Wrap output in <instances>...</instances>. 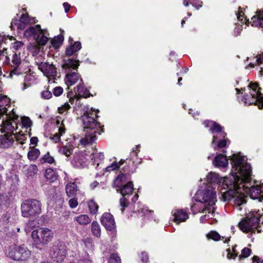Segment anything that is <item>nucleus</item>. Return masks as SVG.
Here are the masks:
<instances>
[{
    "label": "nucleus",
    "instance_id": "1",
    "mask_svg": "<svg viewBox=\"0 0 263 263\" xmlns=\"http://www.w3.org/2000/svg\"><path fill=\"white\" fill-rule=\"evenodd\" d=\"M234 167L233 173L238 174L234 176L233 181L226 180L224 183L229 190L223 194V201H226L234 199V203L237 210H241L240 205L246 203V197L245 193L249 194L250 197L261 201L263 199V184L260 185H247L251 176V169L250 164L246 162L243 157L234 156Z\"/></svg>",
    "mask_w": 263,
    "mask_h": 263
},
{
    "label": "nucleus",
    "instance_id": "2",
    "mask_svg": "<svg viewBox=\"0 0 263 263\" xmlns=\"http://www.w3.org/2000/svg\"><path fill=\"white\" fill-rule=\"evenodd\" d=\"M235 156H237L238 157H243V156H240L239 154H234L231 157V159L233 161V164L232 170L231 172V175L230 178H222L220 177L217 174L214 172H210L206 176L208 184L206 189L204 191L198 190L195 194V199L197 202H204L205 203H208L209 207H205V208L202 210L203 212L208 210L209 211V212H210L211 208H212L211 210L213 212V208L212 207L217 201L216 194L217 191L219 190L220 184L222 182L220 193L221 194V200H223V194L224 193V192H226L229 190V189L226 185L224 186V183L226 180H229L233 181V175L235 176L238 174L233 173L234 167V159Z\"/></svg>",
    "mask_w": 263,
    "mask_h": 263
},
{
    "label": "nucleus",
    "instance_id": "3",
    "mask_svg": "<svg viewBox=\"0 0 263 263\" xmlns=\"http://www.w3.org/2000/svg\"><path fill=\"white\" fill-rule=\"evenodd\" d=\"M97 111L86 106L83 108V114L81 116L84 128L85 129V137L80 142L81 145L85 146L92 144L97 139V134H100L102 132L99 122L96 120Z\"/></svg>",
    "mask_w": 263,
    "mask_h": 263
},
{
    "label": "nucleus",
    "instance_id": "4",
    "mask_svg": "<svg viewBox=\"0 0 263 263\" xmlns=\"http://www.w3.org/2000/svg\"><path fill=\"white\" fill-rule=\"evenodd\" d=\"M242 219L238 223L239 229L243 232H254L257 230L260 232V224H263V210L253 211L250 215Z\"/></svg>",
    "mask_w": 263,
    "mask_h": 263
},
{
    "label": "nucleus",
    "instance_id": "5",
    "mask_svg": "<svg viewBox=\"0 0 263 263\" xmlns=\"http://www.w3.org/2000/svg\"><path fill=\"white\" fill-rule=\"evenodd\" d=\"M25 35L27 37L33 36L37 45L33 46L34 52L37 53L40 50V46H44L48 42L49 34L46 30L42 29L39 25L31 27L26 30Z\"/></svg>",
    "mask_w": 263,
    "mask_h": 263
},
{
    "label": "nucleus",
    "instance_id": "6",
    "mask_svg": "<svg viewBox=\"0 0 263 263\" xmlns=\"http://www.w3.org/2000/svg\"><path fill=\"white\" fill-rule=\"evenodd\" d=\"M7 110L6 107L0 103V119L4 116H6L1 125V130L2 133H5V134H14V131L17 128L16 120L18 117L13 112L12 114H7Z\"/></svg>",
    "mask_w": 263,
    "mask_h": 263
},
{
    "label": "nucleus",
    "instance_id": "7",
    "mask_svg": "<svg viewBox=\"0 0 263 263\" xmlns=\"http://www.w3.org/2000/svg\"><path fill=\"white\" fill-rule=\"evenodd\" d=\"M79 66V61L68 59L62 65V68L66 73L65 82L67 86L76 84L80 79V76L77 72Z\"/></svg>",
    "mask_w": 263,
    "mask_h": 263
},
{
    "label": "nucleus",
    "instance_id": "8",
    "mask_svg": "<svg viewBox=\"0 0 263 263\" xmlns=\"http://www.w3.org/2000/svg\"><path fill=\"white\" fill-rule=\"evenodd\" d=\"M6 256L20 262L28 260L31 255V251L25 246L12 245L5 250Z\"/></svg>",
    "mask_w": 263,
    "mask_h": 263
},
{
    "label": "nucleus",
    "instance_id": "9",
    "mask_svg": "<svg viewBox=\"0 0 263 263\" xmlns=\"http://www.w3.org/2000/svg\"><path fill=\"white\" fill-rule=\"evenodd\" d=\"M53 231L46 227H39L32 231L31 237L33 243L37 246H45L52 240Z\"/></svg>",
    "mask_w": 263,
    "mask_h": 263
},
{
    "label": "nucleus",
    "instance_id": "10",
    "mask_svg": "<svg viewBox=\"0 0 263 263\" xmlns=\"http://www.w3.org/2000/svg\"><path fill=\"white\" fill-rule=\"evenodd\" d=\"M256 83H251L249 85V93L245 96L243 102L246 104L258 105L259 109L263 108V94Z\"/></svg>",
    "mask_w": 263,
    "mask_h": 263
},
{
    "label": "nucleus",
    "instance_id": "11",
    "mask_svg": "<svg viewBox=\"0 0 263 263\" xmlns=\"http://www.w3.org/2000/svg\"><path fill=\"white\" fill-rule=\"evenodd\" d=\"M21 213L24 217H35L41 213V203L36 199L26 200L21 204Z\"/></svg>",
    "mask_w": 263,
    "mask_h": 263
},
{
    "label": "nucleus",
    "instance_id": "12",
    "mask_svg": "<svg viewBox=\"0 0 263 263\" xmlns=\"http://www.w3.org/2000/svg\"><path fill=\"white\" fill-rule=\"evenodd\" d=\"M37 66L38 68L48 78L49 83H54L55 82L57 70L56 68L52 64L42 62L38 63Z\"/></svg>",
    "mask_w": 263,
    "mask_h": 263
},
{
    "label": "nucleus",
    "instance_id": "13",
    "mask_svg": "<svg viewBox=\"0 0 263 263\" xmlns=\"http://www.w3.org/2000/svg\"><path fill=\"white\" fill-rule=\"evenodd\" d=\"M12 63V68L9 74L10 78H13L14 76H19L24 72L21 66V58L20 52L18 54L15 52L13 55Z\"/></svg>",
    "mask_w": 263,
    "mask_h": 263
},
{
    "label": "nucleus",
    "instance_id": "14",
    "mask_svg": "<svg viewBox=\"0 0 263 263\" xmlns=\"http://www.w3.org/2000/svg\"><path fill=\"white\" fill-rule=\"evenodd\" d=\"M133 190V184L131 181H129L126 185L120 189V192L123 195V197L120 200V204L122 207L121 210L122 213L124 211V208L128 205V202L124 197V196L132 194Z\"/></svg>",
    "mask_w": 263,
    "mask_h": 263
},
{
    "label": "nucleus",
    "instance_id": "15",
    "mask_svg": "<svg viewBox=\"0 0 263 263\" xmlns=\"http://www.w3.org/2000/svg\"><path fill=\"white\" fill-rule=\"evenodd\" d=\"M66 255V250L64 246H55L51 250L50 255L51 257L58 262H62Z\"/></svg>",
    "mask_w": 263,
    "mask_h": 263
},
{
    "label": "nucleus",
    "instance_id": "16",
    "mask_svg": "<svg viewBox=\"0 0 263 263\" xmlns=\"http://www.w3.org/2000/svg\"><path fill=\"white\" fill-rule=\"evenodd\" d=\"M201 204H204V205H199L197 204H195L193 206H192L191 210L194 214H195L197 212H201V213H206L207 212L209 213V214H205L204 215L201 216L200 218V221L201 223H203L205 222L206 220L209 219L210 218V214H211V215H213L214 213V210L215 208L214 207V205L213 206V212L212 210H210V212H209V211L206 210V211L203 212V209L205 208V207H209V205L208 204V203H202L200 202ZM212 208H211V210H212Z\"/></svg>",
    "mask_w": 263,
    "mask_h": 263
},
{
    "label": "nucleus",
    "instance_id": "17",
    "mask_svg": "<svg viewBox=\"0 0 263 263\" xmlns=\"http://www.w3.org/2000/svg\"><path fill=\"white\" fill-rule=\"evenodd\" d=\"M101 222L108 230L110 231L115 228V222L114 217L109 213H105L102 216Z\"/></svg>",
    "mask_w": 263,
    "mask_h": 263
},
{
    "label": "nucleus",
    "instance_id": "18",
    "mask_svg": "<svg viewBox=\"0 0 263 263\" xmlns=\"http://www.w3.org/2000/svg\"><path fill=\"white\" fill-rule=\"evenodd\" d=\"M72 165L77 168H84L87 165L88 159L85 154L76 155L72 160Z\"/></svg>",
    "mask_w": 263,
    "mask_h": 263
},
{
    "label": "nucleus",
    "instance_id": "19",
    "mask_svg": "<svg viewBox=\"0 0 263 263\" xmlns=\"http://www.w3.org/2000/svg\"><path fill=\"white\" fill-rule=\"evenodd\" d=\"M29 23V19L28 15L23 14L18 21L17 20H12L10 27L12 29H14V26H16L18 29L21 30L24 29L26 25Z\"/></svg>",
    "mask_w": 263,
    "mask_h": 263
},
{
    "label": "nucleus",
    "instance_id": "20",
    "mask_svg": "<svg viewBox=\"0 0 263 263\" xmlns=\"http://www.w3.org/2000/svg\"><path fill=\"white\" fill-rule=\"evenodd\" d=\"M73 92L74 97L78 99L87 98L91 96L88 90L84 86L83 83L79 84L74 88Z\"/></svg>",
    "mask_w": 263,
    "mask_h": 263
},
{
    "label": "nucleus",
    "instance_id": "21",
    "mask_svg": "<svg viewBox=\"0 0 263 263\" xmlns=\"http://www.w3.org/2000/svg\"><path fill=\"white\" fill-rule=\"evenodd\" d=\"M13 134H4L0 136V147L8 148L11 147L14 142Z\"/></svg>",
    "mask_w": 263,
    "mask_h": 263
},
{
    "label": "nucleus",
    "instance_id": "22",
    "mask_svg": "<svg viewBox=\"0 0 263 263\" xmlns=\"http://www.w3.org/2000/svg\"><path fill=\"white\" fill-rule=\"evenodd\" d=\"M172 214L174 216V221L177 223L185 221L189 218V215L184 210L175 209L172 211Z\"/></svg>",
    "mask_w": 263,
    "mask_h": 263
},
{
    "label": "nucleus",
    "instance_id": "23",
    "mask_svg": "<svg viewBox=\"0 0 263 263\" xmlns=\"http://www.w3.org/2000/svg\"><path fill=\"white\" fill-rule=\"evenodd\" d=\"M213 163L217 167H226L228 165L227 157L223 154H219L214 158Z\"/></svg>",
    "mask_w": 263,
    "mask_h": 263
},
{
    "label": "nucleus",
    "instance_id": "24",
    "mask_svg": "<svg viewBox=\"0 0 263 263\" xmlns=\"http://www.w3.org/2000/svg\"><path fill=\"white\" fill-rule=\"evenodd\" d=\"M250 23L252 26L263 29V10L257 12V14L251 18Z\"/></svg>",
    "mask_w": 263,
    "mask_h": 263
},
{
    "label": "nucleus",
    "instance_id": "25",
    "mask_svg": "<svg viewBox=\"0 0 263 263\" xmlns=\"http://www.w3.org/2000/svg\"><path fill=\"white\" fill-rule=\"evenodd\" d=\"M78 191V187L74 182H69L66 185L65 191L68 197H74Z\"/></svg>",
    "mask_w": 263,
    "mask_h": 263
},
{
    "label": "nucleus",
    "instance_id": "26",
    "mask_svg": "<svg viewBox=\"0 0 263 263\" xmlns=\"http://www.w3.org/2000/svg\"><path fill=\"white\" fill-rule=\"evenodd\" d=\"M203 124L206 127H210V130H211L213 133L214 132H222V127L214 121H205L203 122Z\"/></svg>",
    "mask_w": 263,
    "mask_h": 263
},
{
    "label": "nucleus",
    "instance_id": "27",
    "mask_svg": "<svg viewBox=\"0 0 263 263\" xmlns=\"http://www.w3.org/2000/svg\"><path fill=\"white\" fill-rule=\"evenodd\" d=\"M74 220L79 224L81 226L87 225L91 221L90 218L86 214H81L76 216L74 218Z\"/></svg>",
    "mask_w": 263,
    "mask_h": 263
},
{
    "label": "nucleus",
    "instance_id": "28",
    "mask_svg": "<svg viewBox=\"0 0 263 263\" xmlns=\"http://www.w3.org/2000/svg\"><path fill=\"white\" fill-rule=\"evenodd\" d=\"M81 48V44L80 42H76L73 45L67 48L66 50V54L67 55L70 56L75 52H77Z\"/></svg>",
    "mask_w": 263,
    "mask_h": 263
},
{
    "label": "nucleus",
    "instance_id": "29",
    "mask_svg": "<svg viewBox=\"0 0 263 263\" xmlns=\"http://www.w3.org/2000/svg\"><path fill=\"white\" fill-rule=\"evenodd\" d=\"M128 179V175L127 174H121L118 175L115 181L116 187H121L122 183L125 182Z\"/></svg>",
    "mask_w": 263,
    "mask_h": 263
},
{
    "label": "nucleus",
    "instance_id": "30",
    "mask_svg": "<svg viewBox=\"0 0 263 263\" xmlns=\"http://www.w3.org/2000/svg\"><path fill=\"white\" fill-rule=\"evenodd\" d=\"M45 176L50 182H53L57 179V176L54 171L51 168H48L46 170Z\"/></svg>",
    "mask_w": 263,
    "mask_h": 263
},
{
    "label": "nucleus",
    "instance_id": "31",
    "mask_svg": "<svg viewBox=\"0 0 263 263\" xmlns=\"http://www.w3.org/2000/svg\"><path fill=\"white\" fill-rule=\"evenodd\" d=\"M63 40V35L62 34H59L51 40V43L53 47L57 48L61 45Z\"/></svg>",
    "mask_w": 263,
    "mask_h": 263
},
{
    "label": "nucleus",
    "instance_id": "32",
    "mask_svg": "<svg viewBox=\"0 0 263 263\" xmlns=\"http://www.w3.org/2000/svg\"><path fill=\"white\" fill-rule=\"evenodd\" d=\"M65 133V128L63 125L60 126L59 128V132L55 134L50 137V139L52 140L55 143H57L60 141V137L64 134Z\"/></svg>",
    "mask_w": 263,
    "mask_h": 263
},
{
    "label": "nucleus",
    "instance_id": "33",
    "mask_svg": "<svg viewBox=\"0 0 263 263\" xmlns=\"http://www.w3.org/2000/svg\"><path fill=\"white\" fill-rule=\"evenodd\" d=\"M91 232L93 234L99 237L101 235V228L100 225L97 221H93L91 223Z\"/></svg>",
    "mask_w": 263,
    "mask_h": 263
},
{
    "label": "nucleus",
    "instance_id": "34",
    "mask_svg": "<svg viewBox=\"0 0 263 263\" xmlns=\"http://www.w3.org/2000/svg\"><path fill=\"white\" fill-rule=\"evenodd\" d=\"M40 154V152L38 149H32L28 153V158L30 160H35L38 158Z\"/></svg>",
    "mask_w": 263,
    "mask_h": 263
},
{
    "label": "nucleus",
    "instance_id": "35",
    "mask_svg": "<svg viewBox=\"0 0 263 263\" xmlns=\"http://www.w3.org/2000/svg\"><path fill=\"white\" fill-rule=\"evenodd\" d=\"M104 158V155L103 153H99L95 155V157L94 158L93 163L94 165H96V168L97 169L98 168L100 164L101 163V161L103 160Z\"/></svg>",
    "mask_w": 263,
    "mask_h": 263
},
{
    "label": "nucleus",
    "instance_id": "36",
    "mask_svg": "<svg viewBox=\"0 0 263 263\" xmlns=\"http://www.w3.org/2000/svg\"><path fill=\"white\" fill-rule=\"evenodd\" d=\"M27 135L26 134H21L20 132L18 134H13L14 139L15 138L16 141L21 144L25 143V141L27 139Z\"/></svg>",
    "mask_w": 263,
    "mask_h": 263
},
{
    "label": "nucleus",
    "instance_id": "37",
    "mask_svg": "<svg viewBox=\"0 0 263 263\" xmlns=\"http://www.w3.org/2000/svg\"><path fill=\"white\" fill-rule=\"evenodd\" d=\"M59 152L60 153L62 154L67 157H68L72 154L73 149L71 147H67V146H64L61 147L59 149Z\"/></svg>",
    "mask_w": 263,
    "mask_h": 263
},
{
    "label": "nucleus",
    "instance_id": "38",
    "mask_svg": "<svg viewBox=\"0 0 263 263\" xmlns=\"http://www.w3.org/2000/svg\"><path fill=\"white\" fill-rule=\"evenodd\" d=\"M90 212L92 214H95L98 212L99 206L94 200H91L88 203Z\"/></svg>",
    "mask_w": 263,
    "mask_h": 263
},
{
    "label": "nucleus",
    "instance_id": "39",
    "mask_svg": "<svg viewBox=\"0 0 263 263\" xmlns=\"http://www.w3.org/2000/svg\"><path fill=\"white\" fill-rule=\"evenodd\" d=\"M83 242L84 243L85 247L88 250L92 251L94 249V245L93 243L92 238L90 237H87L84 239Z\"/></svg>",
    "mask_w": 263,
    "mask_h": 263
},
{
    "label": "nucleus",
    "instance_id": "40",
    "mask_svg": "<svg viewBox=\"0 0 263 263\" xmlns=\"http://www.w3.org/2000/svg\"><path fill=\"white\" fill-rule=\"evenodd\" d=\"M124 160H121L119 162L120 164H119L117 162H114L110 166L106 167L105 170L107 172H109L111 171L115 170L118 168L119 167L120 165L123 164L124 163Z\"/></svg>",
    "mask_w": 263,
    "mask_h": 263
},
{
    "label": "nucleus",
    "instance_id": "41",
    "mask_svg": "<svg viewBox=\"0 0 263 263\" xmlns=\"http://www.w3.org/2000/svg\"><path fill=\"white\" fill-rule=\"evenodd\" d=\"M237 246H233L232 248V252L230 249H227V257L229 259L233 258L234 259L237 256V250L236 249Z\"/></svg>",
    "mask_w": 263,
    "mask_h": 263
},
{
    "label": "nucleus",
    "instance_id": "42",
    "mask_svg": "<svg viewBox=\"0 0 263 263\" xmlns=\"http://www.w3.org/2000/svg\"><path fill=\"white\" fill-rule=\"evenodd\" d=\"M16 215L13 212L11 213H7L4 216V220L7 222H13L15 219Z\"/></svg>",
    "mask_w": 263,
    "mask_h": 263
},
{
    "label": "nucleus",
    "instance_id": "43",
    "mask_svg": "<svg viewBox=\"0 0 263 263\" xmlns=\"http://www.w3.org/2000/svg\"><path fill=\"white\" fill-rule=\"evenodd\" d=\"M22 125L26 128H28L31 126L32 122L28 117H24L22 118Z\"/></svg>",
    "mask_w": 263,
    "mask_h": 263
},
{
    "label": "nucleus",
    "instance_id": "44",
    "mask_svg": "<svg viewBox=\"0 0 263 263\" xmlns=\"http://www.w3.org/2000/svg\"><path fill=\"white\" fill-rule=\"evenodd\" d=\"M207 237L215 241H218L220 239L221 236L220 235L215 231H212L207 234Z\"/></svg>",
    "mask_w": 263,
    "mask_h": 263
},
{
    "label": "nucleus",
    "instance_id": "45",
    "mask_svg": "<svg viewBox=\"0 0 263 263\" xmlns=\"http://www.w3.org/2000/svg\"><path fill=\"white\" fill-rule=\"evenodd\" d=\"M67 97L69 98V101L71 104H73L76 100V104L78 105L80 104V103H78V101L80 99H78L77 98L74 97V93L72 91L69 92L67 94Z\"/></svg>",
    "mask_w": 263,
    "mask_h": 263
},
{
    "label": "nucleus",
    "instance_id": "46",
    "mask_svg": "<svg viewBox=\"0 0 263 263\" xmlns=\"http://www.w3.org/2000/svg\"><path fill=\"white\" fill-rule=\"evenodd\" d=\"M244 13L242 11V10H240V8H239L238 12L237 13V17L238 20L241 22V23H247V22H249L248 20H246V18H245L243 16Z\"/></svg>",
    "mask_w": 263,
    "mask_h": 263
},
{
    "label": "nucleus",
    "instance_id": "47",
    "mask_svg": "<svg viewBox=\"0 0 263 263\" xmlns=\"http://www.w3.org/2000/svg\"><path fill=\"white\" fill-rule=\"evenodd\" d=\"M183 4L185 7H187L189 5V4H191L197 9H198L202 7V5L200 4L199 5V7H198L197 5V4L195 2V0H183Z\"/></svg>",
    "mask_w": 263,
    "mask_h": 263
},
{
    "label": "nucleus",
    "instance_id": "48",
    "mask_svg": "<svg viewBox=\"0 0 263 263\" xmlns=\"http://www.w3.org/2000/svg\"><path fill=\"white\" fill-rule=\"evenodd\" d=\"M109 263H121L120 257L116 254H112L109 258Z\"/></svg>",
    "mask_w": 263,
    "mask_h": 263
},
{
    "label": "nucleus",
    "instance_id": "49",
    "mask_svg": "<svg viewBox=\"0 0 263 263\" xmlns=\"http://www.w3.org/2000/svg\"><path fill=\"white\" fill-rule=\"evenodd\" d=\"M251 253V250L248 248H245L241 251V254L239 256V259L248 257Z\"/></svg>",
    "mask_w": 263,
    "mask_h": 263
},
{
    "label": "nucleus",
    "instance_id": "50",
    "mask_svg": "<svg viewBox=\"0 0 263 263\" xmlns=\"http://www.w3.org/2000/svg\"><path fill=\"white\" fill-rule=\"evenodd\" d=\"M70 108V105L68 103H65L63 105L58 108L60 114H64Z\"/></svg>",
    "mask_w": 263,
    "mask_h": 263
},
{
    "label": "nucleus",
    "instance_id": "51",
    "mask_svg": "<svg viewBox=\"0 0 263 263\" xmlns=\"http://www.w3.org/2000/svg\"><path fill=\"white\" fill-rule=\"evenodd\" d=\"M52 93L48 90H45L41 92V97L44 99H49L52 97Z\"/></svg>",
    "mask_w": 263,
    "mask_h": 263
},
{
    "label": "nucleus",
    "instance_id": "52",
    "mask_svg": "<svg viewBox=\"0 0 263 263\" xmlns=\"http://www.w3.org/2000/svg\"><path fill=\"white\" fill-rule=\"evenodd\" d=\"M24 44L21 41H17L14 42L13 44L12 48L15 51H17L21 50V49L23 47Z\"/></svg>",
    "mask_w": 263,
    "mask_h": 263
},
{
    "label": "nucleus",
    "instance_id": "53",
    "mask_svg": "<svg viewBox=\"0 0 263 263\" xmlns=\"http://www.w3.org/2000/svg\"><path fill=\"white\" fill-rule=\"evenodd\" d=\"M69 206L72 208V209H73V208H76L78 205V200L77 199L73 197L72 198H71L69 200Z\"/></svg>",
    "mask_w": 263,
    "mask_h": 263
},
{
    "label": "nucleus",
    "instance_id": "54",
    "mask_svg": "<svg viewBox=\"0 0 263 263\" xmlns=\"http://www.w3.org/2000/svg\"><path fill=\"white\" fill-rule=\"evenodd\" d=\"M63 92V89L60 86L55 87L53 90V93L56 97L60 96Z\"/></svg>",
    "mask_w": 263,
    "mask_h": 263
},
{
    "label": "nucleus",
    "instance_id": "55",
    "mask_svg": "<svg viewBox=\"0 0 263 263\" xmlns=\"http://www.w3.org/2000/svg\"><path fill=\"white\" fill-rule=\"evenodd\" d=\"M43 159L44 160V162H48L50 164H52L54 162V158L48 155H44Z\"/></svg>",
    "mask_w": 263,
    "mask_h": 263
},
{
    "label": "nucleus",
    "instance_id": "56",
    "mask_svg": "<svg viewBox=\"0 0 263 263\" xmlns=\"http://www.w3.org/2000/svg\"><path fill=\"white\" fill-rule=\"evenodd\" d=\"M242 30V25H238L235 27L234 30V35L235 36H237L239 35L240 34V32Z\"/></svg>",
    "mask_w": 263,
    "mask_h": 263
},
{
    "label": "nucleus",
    "instance_id": "57",
    "mask_svg": "<svg viewBox=\"0 0 263 263\" xmlns=\"http://www.w3.org/2000/svg\"><path fill=\"white\" fill-rule=\"evenodd\" d=\"M230 142L228 139H224V140H221L218 142V147L219 148H222L226 147L227 145L229 144Z\"/></svg>",
    "mask_w": 263,
    "mask_h": 263
},
{
    "label": "nucleus",
    "instance_id": "58",
    "mask_svg": "<svg viewBox=\"0 0 263 263\" xmlns=\"http://www.w3.org/2000/svg\"><path fill=\"white\" fill-rule=\"evenodd\" d=\"M148 260V256L146 253L142 252L141 256V260L143 262H146Z\"/></svg>",
    "mask_w": 263,
    "mask_h": 263
},
{
    "label": "nucleus",
    "instance_id": "59",
    "mask_svg": "<svg viewBox=\"0 0 263 263\" xmlns=\"http://www.w3.org/2000/svg\"><path fill=\"white\" fill-rule=\"evenodd\" d=\"M63 5L65 9V12L66 13L68 12L69 11V9L70 8V5L67 3H63Z\"/></svg>",
    "mask_w": 263,
    "mask_h": 263
},
{
    "label": "nucleus",
    "instance_id": "60",
    "mask_svg": "<svg viewBox=\"0 0 263 263\" xmlns=\"http://www.w3.org/2000/svg\"><path fill=\"white\" fill-rule=\"evenodd\" d=\"M252 263H263V259L260 260L257 256H254Z\"/></svg>",
    "mask_w": 263,
    "mask_h": 263
},
{
    "label": "nucleus",
    "instance_id": "61",
    "mask_svg": "<svg viewBox=\"0 0 263 263\" xmlns=\"http://www.w3.org/2000/svg\"><path fill=\"white\" fill-rule=\"evenodd\" d=\"M38 142V139L37 137H33L30 139V143L31 144L35 145Z\"/></svg>",
    "mask_w": 263,
    "mask_h": 263
},
{
    "label": "nucleus",
    "instance_id": "62",
    "mask_svg": "<svg viewBox=\"0 0 263 263\" xmlns=\"http://www.w3.org/2000/svg\"><path fill=\"white\" fill-rule=\"evenodd\" d=\"M29 170L32 171L34 173H36L37 172V167L36 165H32L30 166Z\"/></svg>",
    "mask_w": 263,
    "mask_h": 263
},
{
    "label": "nucleus",
    "instance_id": "63",
    "mask_svg": "<svg viewBox=\"0 0 263 263\" xmlns=\"http://www.w3.org/2000/svg\"><path fill=\"white\" fill-rule=\"evenodd\" d=\"M136 150H134L132 154H131L132 156L136 157L138 155V153L140 151L138 146L136 147Z\"/></svg>",
    "mask_w": 263,
    "mask_h": 263
},
{
    "label": "nucleus",
    "instance_id": "64",
    "mask_svg": "<svg viewBox=\"0 0 263 263\" xmlns=\"http://www.w3.org/2000/svg\"><path fill=\"white\" fill-rule=\"evenodd\" d=\"M257 62L259 64H263V55L257 58Z\"/></svg>",
    "mask_w": 263,
    "mask_h": 263
}]
</instances>
